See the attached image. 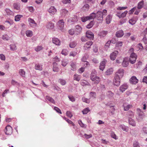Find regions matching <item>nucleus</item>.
<instances>
[{"label": "nucleus", "instance_id": "f257e3e1", "mask_svg": "<svg viewBox=\"0 0 147 147\" xmlns=\"http://www.w3.org/2000/svg\"><path fill=\"white\" fill-rule=\"evenodd\" d=\"M90 78L91 80L93 82L94 84H97L100 80V79L99 77L96 76L92 73L91 74Z\"/></svg>", "mask_w": 147, "mask_h": 147}, {"label": "nucleus", "instance_id": "f03ea898", "mask_svg": "<svg viewBox=\"0 0 147 147\" xmlns=\"http://www.w3.org/2000/svg\"><path fill=\"white\" fill-rule=\"evenodd\" d=\"M113 83L114 85L117 86H119L120 83V77L118 74H116L114 77Z\"/></svg>", "mask_w": 147, "mask_h": 147}, {"label": "nucleus", "instance_id": "7ed1b4c3", "mask_svg": "<svg viewBox=\"0 0 147 147\" xmlns=\"http://www.w3.org/2000/svg\"><path fill=\"white\" fill-rule=\"evenodd\" d=\"M137 57V55L134 53H132L129 59V61L131 64H134L136 62Z\"/></svg>", "mask_w": 147, "mask_h": 147}, {"label": "nucleus", "instance_id": "20e7f679", "mask_svg": "<svg viewBox=\"0 0 147 147\" xmlns=\"http://www.w3.org/2000/svg\"><path fill=\"white\" fill-rule=\"evenodd\" d=\"M4 131L6 134L11 135L12 133V128L10 125H8L5 127Z\"/></svg>", "mask_w": 147, "mask_h": 147}, {"label": "nucleus", "instance_id": "39448f33", "mask_svg": "<svg viewBox=\"0 0 147 147\" xmlns=\"http://www.w3.org/2000/svg\"><path fill=\"white\" fill-rule=\"evenodd\" d=\"M128 13L127 11H125L124 12L121 13L120 11H117L116 15L119 18H123L125 17Z\"/></svg>", "mask_w": 147, "mask_h": 147}, {"label": "nucleus", "instance_id": "423d86ee", "mask_svg": "<svg viewBox=\"0 0 147 147\" xmlns=\"http://www.w3.org/2000/svg\"><path fill=\"white\" fill-rule=\"evenodd\" d=\"M118 54V52L117 51H115L111 53L110 55V59L112 61L115 60L117 55Z\"/></svg>", "mask_w": 147, "mask_h": 147}, {"label": "nucleus", "instance_id": "0eeeda50", "mask_svg": "<svg viewBox=\"0 0 147 147\" xmlns=\"http://www.w3.org/2000/svg\"><path fill=\"white\" fill-rule=\"evenodd\" d=\"M57 25L60 28L61 31H63V28L64 25V22L63 20H60L57 23Z\"/></svg>", "mask_w": 147, "mask_h": 147}, {"label": "nucleus", "instance_id": "6e6552de", "mask_svg": "<svg viewBox=\"0 0 147 147\" xmlns=\"http://www.w3.org/2000/svg\"><path fill=\"white\" fill-rule=\"evenodd\" d=\"M129 59L128 57H125L123 59V61L122 63V65L123 67H127L129 64Z\"/></svg>", "mask_w": 147, "mask_h": 147}, {"label": "nucleus", "instance_id": "1a4fd4ad", "mask_svg": "<svg viewBox=\"0 0 147 147\" xmlns=\"http://www.w3.org/2000/svg\"><path fill=\"white\" fill-rule=\"evenodd\" d=\"M76 32L75 33L76 35H78L80 34L82 31V28L79 25H77L76 26Z\"/></svg>", "mask_w": 147, "mask_h": 147}, {"label": "nucleus", "instance_id": "9d476101", "mask_svg": "<svg viewBox=\"0 0 147 147\" xmlns=\"http://www.w3.org/2000/svg\"><path fill=\"white\" fill-rule=\"evenodd\" d=\"M130 81L131 83L136 84L138 83V80L135 76H132L130 79Z\"/></svg>", "mask_w": 147, "mask_h": 147}, {"label": "nucleus", "instance_id": "9b49d317", "mask_svg": "<svg viewBox=\"0 0 147 147\" xmlns=\"http://www.w3.org/2000/svg\"><path fill=\"white\" fill-rule=\"evenodd\" d=\"M107 61L106 60H104L103 61H102L100 63L99 66V69L103 71L105 67V64Z\"/></svg>", "mask_w": 147, "mask_h": 147}, {"label": "nucleus", "instance_id": "f8f14e48", "mask_svg": "<svg viewBox=\"0 0 147 147\" xmlns=\"http://www.w3.org/2000/svg\"><path fill=\"white\" fill-rule=\"evenodd\" d=\"M86 36L87 38L90 39H93L94 38V34L90 31H87L86 33Z\"/></svg>", "mask_w": 147, "mask_h": 147}, {"label": "nucleus", "instance_id": "ddd939ff", "mask_svg": "<svg viewBox=\"0 0 147 147\" xmlns=\"http://www.w3.org/2000/svg\"><path fill=\"white\" fill-rule=\"evenodd\" d=\"M57 10L54 6H51L49 9V12L51 15L55 14Z\"/></svg>", "mask_w": 147, "mask_h": 147}, {"label": "nucleus", "instance_id": "4468645a", "mask_svg": "<svg viewBox=\"0 0 147 147\" xmlns=\"http://www.w3.org/2000/svg\"><path fill=\"white\" fill-rule=\"evenodd\" d=\"M28 21L29 22V24L31 27H35L36 26V24L33 19L31 18H29L28 19Z\"/></svg>", "mask_w": 147, "mask_h": 147}, {"label": "nucleus", "instance_id": "2eb2a0df", "mask_svg": "<svg viewBox=\"0 0 147 147\" xmlns=\"http://www.w3.org/2000/svg\"><path fill=\"white\" fill-rule=\"evenodd\" d=\"M124 107V110L125 111L128 110L129 109L132 107V105H127L126 103H123V105Z\"/></svg>", "mask_w": 147, "mask_h": 147}, {"label": "nucleus", "instance_id": "dca6fc26", "mask_svg": "<svg viewBox=\"0 0 147 147\" xmlns=\"http://www.w3.org/2000/svg\"><path fill=\"white\" fill-rule=\"evenodd\" d=\"M93 44V42L91 41H89L87 42L85 45L84 47L85 49H86L88 48H90L91 46Z\"/></svg>", "mask_w": 147, "mask_h": 147}, {"label": "nucleus", "instance_id": "f3484780", "mask_svg": "<svg viewBox=\"0 0 147 147\" xmlns=\"http://www.w3.org/2000/svg\"><path fill=\"white\" fill-rule=\"evenodd\" d=\"M128 87V86L126 84H124L120 87L119 90L121 92H123Z\"/></svg>", "mask_w": 147, "mask_h": 147}, {"label": "nucleus", "instance_id": "a211bd4d", "mask_svg": "<svg viewBox=\"0 0 147 147\" xmlns=\"http://www.w3.org/2000/svg\"><path fill=\"white\" fill-rule=\"evenodd\" d=\"M96 17L97 18L98 20L102 19L103 16L101 11H98L96 14Z\"/></svg>", "mask_w": 147, "mask_h": 147}, {"label": "nucleus", "instance_id": "6ab92c4d", "mask_svg": "<svg viewBox=\"0 0 147 147\" xmlns=\"http://www.w3.org/2000/svg\"><path fill=\"white\" fill-rule=\"evenodd\" d=\"M52 41L53 43L58 46L61 43L60 40L57 38H53Z\"/></svg>", "mask_w": 147, "mask_h": 147}, {"label": "nucleus", "instance_id": "aec40b11", "mask_svg": "<svg viewBox=\"0 0 147 147\" xmlns=\"http://www.w3.org/2000/svg\"><path fill=\"white\" fill-rule=\"evenodd\" d=\"M124 73V71L123 69H120L118 70L116 74H118L119 77H122L123 76Z\"/></svg>", "mask_w": 147, "mask_h": 147}, {"label": "nucleus", "instance_id": "412c9836", "mask_svg": "<svg viewBox=\"0 0 147 147\" xmlns=\"http://www.w3.org/2000/svg\"><path fill=\"white\" fill-rule=\"evenodd\" d=\"M137 111L138 113L139 116L142 119L144 115V113L140 109H137Z\"/></svg>", "mask_w": 147, "mask_h": 147}, {"label": "nucleus", "instance_id": "4be33fe9", "mask_svg": "<svg viewBox=\"0 0 147 147\" xmlns=\"http://www.w3.org/2000/svg\"><path fill=\"white\" fill-rule=\"evenodd\" d=\"M13 8L16 10H20V5L19 3H14L13 5Z\"/></svg>", "mask_w": 147, "mask_h": 147}, {"label": "nucleus", "instance_id": "5701e85b", "mask_svg": "<svg viewBox=\"0 0 147 147\" xmlns=\"http://www.w3.org/2000/svg\"><path fill=\"white\" fill-rule=\"evenodd\" d=\"M123 34L124 33L123 31L120 30L116 32V36L117 37H121L123 36Z\"/></svg>", "mask_w": 147, "mask_h": 147}, {"label": "nucleus", "instance_id": "b1692460", "mask_svg": "<svg viewBox=\"0 0 147 147\" xmlns=\"http://www.w3.org/2000/svg\"><path fill=\"white\" fill-rule=\"evenodd\" d=\"M42 65L39 63H37L35 65V69L37 70L41 71L42 70Z\"/></svg>", "mask_w": 147, "mask_h": 147}, {"label": "nucleus", "instance_id": "393cba45", "mask_svg": "<svg viewBox=\"0 0 147 147\" xmlns=\"http://www.w3.org/2000/svg\"><path fill=\"white\" fill-rule=\"evenodd\" d=\"M112 16L110 15H109L106 18V22L107 24H109L111 20Z\"/></svg>", "mask_w": 147, "mask_h": 147}, {"label": "nucleus", "instance_id": "a878e982", "mask_svg": "<svg viewBox=\"0 0 147 147\" xmlns=\"http://www.w3.org/2000/svg\"><path fill=\"white\" fill-rule=\"evenodd\" d=\"M129 123L130 125L133 126H135L136 125V123L135 121L131 118L129 119Z\"/></svg>", "mask_w": 147, "mask_h": 147}, {"label": "nucleus", "instance_id": "bb28decb", "mask_svg": "<svg viewBox=\"0 0 147 147\" xmlns=\"http://www.w3.org/2000/svg\"><path fill=\"white\" fill-rule=\"evenodd\" d=\"M113 69L111 68L108 69L105 72V74L107 75H109L113 73Z\"/></svg>", "mask_w": 147, "mask_h": 147}, {"label": "nucleus", "instance_id": "cd10ccee", "mask_svg": "<svg viewBox=\"0 0 147 147\" xmlns=\"http://www.w3.org/2000/svg\"><path fill=\"white\" fill-rule=\"evenodd\" d=\"M81 79V76L77 74H75L74 75V80L79 81Z\"/></svg>", "mask_w": 147, "mask_h": 147}, {"label": "nucleus", "instance_id": "c85d7f7f", "mask_svg": "<svg viewBox=\"0 0 147 147\" xmlns=\"http://www.w3.org/2000/svg\"><path fill=\"white\" fill-rule=\"evenodd\" d=\"M82 86H84L86 85H90L89 83L85 80H82L80 82Z\"/></svg>", "mask_w": 147, "mask_h": 147}, {"label": "nucleus", "instance_id": "c756f323", "mask_svg": "<svg viewBox=\"0 0 147 147\" xmlns=\"http://www.w3.org/2000/svg\"><path fill=\"white\" fill-rule=\"evenodd\" d=\"M107 32L105 31H102L100 32L99 34L100 36L101 37H103L105 36L107 34Z\"/></svg>", "mask_w": 147, "mask_h": 147}, {"label": "nucleus", "instance_id": "7c9ffc66", "mask_svg": "<svg viewBox=\"0 0 147 147\" xmlns=\"http://www.w3.org/2000/svg\"><path fill=\"white\" fill-rule=\"evenodd\" d=\"M47 28L48 29H53L54 27V24L50 22L47 24Z\"/></svg>", "mask_w": 147, "mask_h": 147}, {"label": "nucleus", "instance_id": "2f4dec72", "mask_svg": "<svg viewBox=\"0 0 147 147\" xmlns=\"http://www.w3.org/2000/svg\"><path fill=\"white\" fill-rule=\"evenodd\" d=\"M144 4V2L143 1H142L139 2L138 4L137 8L138 9L142 8L143 7Z\"/></svg>", "mask_w": 147, "mask_h": 147}, {"label": "nucleus", "instance_id": "473e14b6", "mask_svg": "<svg viewBox=\"0 0 147 147\" xmlns=\"http://www.w3.org/2000/svg\"><path fill=\"white\" fill-rule=\"evenodd\" d=\"M119 127L124 131L127 132L128 130V127H126L124 125H120Z\"/></svg>", "mask_w": 147, "mask_h": 147}, {"label": "nucleus", "instance_id": "72a5a7b5", "mask_svg": "<svg viewBox=\"0 0 147 147\" xmlns=\"http://www.w3.org/2000/svg\"><path fill=\"white\" fill-rule=\"evenodd\" d=\"M96 14L94 13H92L90 14L89 16H88L89 20L94 19L96 17Z\"/></svg>", "mask_w": 147, "mask_h": 147}, {"label": "nucleus", "instance_id": "f704fd0d", "mask_svg": "<svg viewBox=\"0 0 147 147\" xmlns=\"http://www.w3.org/2000/svg\"><path fill=\"white\" fill-rule=\"evenodd\" d=\"M26 35L27 37L32 36L33 35L32 32L30 30H28L26 32Z\"/></svg>", "mask_w": 147, "mask_h": 147}, {"label": "nucleus", "instance_id": "c9c22d12", "mask_svg": "<svg viewBox=\"0 0 147 147\" xmlns=\"http://www.w3.org/2000/svg\"><path fill=\"white\" fill-rule=\"evenodd\" d=\"M43 48V47L42 46H38L35 47L34 50L38 52L42 50Z\"/></svg>", "mask_w": 147, "mask_h": 147}, {"label": "nucleus", "instance_id": "e433bc0d", "mask_svg": "<svg viewBox=\"0 0 147 147\" xmlns=\"http://www.w3.org/2000/svg\"><path fill=\"white\" fill-rule=\"evenodd\" d=\"M23 17V16L21 15H18L15 17V20L16 21H19L20 18Z\"/></svg>", "mask_w": 147, "mask_h": 147}, {"label": "nucleus", "instance_id": "4c0bfd02", "mask_svg": "<svg viewBox=\"0 0 147 147\" xmlns=\"http://www.w3.org/2000/svg\"><path fill=\"white\" fill-rule=\"evenodd\" d=\"M136 21V19L134 18H131L129 20V24L131 25L135 24Z\"/></svg>", "mask_w": 147, "mask_h": 147}, {"label": "nucleus", "instance_id": "58836bf2", "mask_svg": "<svg viewBox=\"0 0 147 147\" xmlns=\"http://www.w3.org/2000/svg\"><path fill=\"white\" fill-rule=\"evenodd\" d=\"M94 24L93 21H91L86 26V28H92Z\"/></svg>", "mask_w": 147, "mask_h": 147}, {"label": "nucleus", "instance_id": "ea45409f", "mask_svg": "<svg viewBox=\"0 0 147 147\" xmlns=\"http://www.w3.org/2000/svg\"><path fill=\"white\" fill-rule=\"evenodd\" d=\"M77 45V43L75 42H72L69 44V47L71 48H74Z\"/></svg>", "mask_w": 147, "mask_h": 147}, {"label": "nucleus", "instance_id": "a19ab883", "mask_svg": "<svg viewBox=\"0 0 147 147\" xmlns=\"http://www.w3.org/2000/svg\"><path fill=\"white\" fill-rule=\"evenodd\" d=\"M59 81L62 85H64L66 84V82L64 80L62 79H60L59 80Z\"/></svg>", "mask_w": 147, "mask_h": 147}, {"label": "nucleus", "instance_id": "79ce46f5", "mask_svg": "<svg viewBox=\"0 0 147 147\" xmlns=\"http://www.w3.org/2000/svg\"><path fill=\"white\" fill-rule=\"evenodd\" d=\"M81 20L83 22H85L89 20L88 16H84L81 18Z\"/></svg>", "mask_w": 147, "mask_h": 147}, {"label": "nucleus", "instance_id": "37998d69", "mask_svg": "<svg viewBox=\"0 0 147 147\" xmlns=\"http://www.w3.org/2000/svg\"><path fill=\"white\" fill-rule=\"evenodd\" d=\"M20 74L22 77H25V72L22 69H20L19 70Z\"/></svg>", "mask_w": 147, "mask_h": 147}, {"label": "nucleus", "instance_id": "c03bdc74", "mask_svg": "<svg viewBox=\"0 0 147 147\" xmlns=\"http://www.w3.org/2000/svg\"><path fill=\"white\" fill-rule=\"evenodd\" d=\"M89 8V5L88 4H85L82 7V9L84 10H88Z\"/></svg>", "mask_w": 147, "mask_h": 147}, {"label": "nucleus", "instance_id": "a18cd8bd", "mask_svg": "<svg viewBox=\"0 0 147 147\" xmlns=\"http://www.w3.org/2000/svg\"><path fill=\"white\" fill-rule=\"evenodd\" d=\"M10 49L12 51H15L17 49L16 46L15 44H12L10 45Z\"/></svg>", "mask_w": 147, "mask_h": 147}, {"label": "nucleus", "instance_id": "49530a36", "mask_svg": "<svg viewBox=\"0 0 147 147\" xmlns=\"http://www.w3.org/2000/svg\"><path fill=\"white\" fill-rule=\"evenodd\" d=\"M71 70L74 71L76 69V64L74 63H72L71 64Z\"/></svg>", "mask_w": 147, "mask_h": 147}, {"label": "nucleus", "instance_id": "de8ad7c7", "mask_svg": "<svg viewBox=\"0 0 147 147\" xmlns=\"http://www.w3.org/2000/svg\"><path fill=\"white\" fill-rule=\"evenodd\" d=\"M133 147H140L139 143L137 141L134 142L133 144Z\"/></svg>", "mask_w": 147, "mask_h": 147}, {"label": "nucleus", "instance_id": "09e8293b", "mask_svg": "<svg viewBox=\"0 0 147 147\" xmlns=\"http://www.w3.org/2000/svg\"><path fill=\"white\" fill-rule=\"evenodd\" d=\"M90 111V110L89 109V108H86L85 109H84V110L82 111V112L83 114H87Z\"/></svg>", "mask_w": 147, "mask_h": 147}, {"label": "nucleus", "instance_id": "8fccbe9b", "mask_svg": "<svg viewBox=\"0 0 147 147\" xmlns=\"http://www.w3.org/2000/svg\"><path fill=\"white\" fill-rule=\"evenodd\" d=\"M107 94L108 96L110 98L113 97L114 95L113 93L110 91H108L107 93Z\"/></svg>", "mask_w": 147, "mask_h": 147}, {"label": "nucleus", "instance_id": "3c124183", "mask_svg": "<svg viewBox=\"0 0 147 147\" xmlns=\"http://www.w3.org/2000/svg\"><path fill=\"white\" fill-rule=\"evenodd\" d=\"M2 38L4 40H8L9 39V36L6 34H4L2 36Z\"/></svg>", "mask_w": 147, "mask_h": 147}, {"label": "nucleus", "instance_id": "603ef678", "mask_svg": "<svg viewBox=\"0 0 147 147\" xmlns=\"http://www.w3.org/2000/svg\"><path fill=\"white\" fill-rule=\"evenodd\" d=\"M78 123L80 126L82 127L86 128V126L83 124L81 120H79L78 121Z\"/></svg>", "mask_w": 147, "mask_h": 147}, {"label": "nucleus", "instance_id": "864d4df0", "mask_svg": "<svg viewBox=\"0 0 147 147\" xmlns=\"http://www.w3.org/2000/svg\"><path fill=\"white\" fill-rule=\"evenodd\" d=\"M68 51L67 50L64 49L62 50L61 53L65 56L67 55V54Z\"/></svg>", "mask_w": 147, "mask_h": 147}, {"label": "nucleus", "instance_id": "5fc2aeb1", "mask_svg": "<svg viewBox=\"0 0 147 147\" xmlns=\"http://www.w3.org/2000/svg\"><path fill=\"white\" fill-rule=\"evenodd\" d=\"M123 42L121 41H119L116 42V47H121L123 44Z\"/></svg>", "mask_w": 147, "mask_h": 147}, {"label": "nucleus", "instance_id": "6e6d98bb", "mask_svg": "<svg viewBox=\"0 0 147 147\" xmlns=\"http://www.w3.org/2000/svg\"><path fill=\"white\" fill-rule=\"evenodd\" d=\"M111 137L115 139V140L117 139V136L116 134H115L114 132H112L111 134Z\"/></svg>", "mask_w": 147, "mask_h": 147}, {"label": "nucleus", "instance_id": "4d7b16f0", "mask_svg": "<svg viewBox=\"0 0 147 147\" xmlns=\"http://www.w3.org/2000/svg\"><path fill=\"white\" fill-rule=\"evenodd\" d=\"M69 100L72 102H74L75 100V99L74 97L71 95L69 96H68Z\"/></svg>", "mask_w": 147, "mask_h": 147}, {"label": "nucleus", "instance_id": "13d9d810", "mask_svg": "<svg viewBox=\"0 0 147 147\" xmlns=\"http://www.w3.org/2000/svg\"><path fill=\"white\" fill-rule=\"evenodd\" d=\"M136 7H134L132 9H131L129 12V14H132L134 11L136 9Z\"/></svg>", "mask_w": 147, "mask_h": 147}, {"label": "nucleus", "instance_id": "bf43d9fd", "mask_svg": "<svg viewBox=\"0 0 147 147\" xmlns=\"http://www.w3.org/2000/svg\"><path fill=\"white\" fill-rule=\"evenodd\" d=\"M90 97H92L94 98H95L96 97V94L95 92H91L90 93Z\"/></svg>", "mask_w": 147, "mask_h": 147}, {"label": "nucleus", "instance_id": "052dcab7", "mask_svg": "<svg viewBox=\"0 0 147 147\" xmlns=\"http://www.w3.org/2000/svg\"><path fill=\"white\" fill-rule=\"evenodd\" d=\"M137 47L138 48V50L142 49H143L142 45L141 43H139L138 44Z\"/></svg>", "mask_w": 147, "mask_h": 147}, {"label": "nucleus", "instance_id": "680f3d73", "mask_svg": "<svg viewBox=\"0 0 147 147\" xmlns=\"http://www.w3.org/2000/svg\"><path fill=\"white\" fill-rule=\"evenodd\" d=\"M128 116H130L131 117H132L134 116V113L131 111H129L127 113Z\"/></svg>", "mask_w": 147, "mask_h": 147}, {"label": "nucleus", "instance_id": "e2e57ef3", "mask_svg": "<svg viewBox=\"0 0 147 147\" xmlns=\"http://www.w3.org/2000/svg\"><path fill=\"white\" fill-rule=\"evenodd\" d=\"M82 100L83 102H84L87 103H89V100L88 99L85 97H83Z\"/></svg>", "mask_w": 147, "mask_h": 147}, {"label": "nucleus", "instance_id": "0e129e2a", "mask_svg": "<svg viewBox=\"0 0 147 147\" xmlns=\"http://www.w3.org/2000/svg\"><path fill=\"white\" fill-rule=\"evenodd\" d=\"M5 11L8 15H11L12 13V12L9 9H6Z\"/></svg>", "mask_w": 147, "mask_h": 147}, {"label": "nucleus", "instance_id": "69168bd1", "mask_svg": "<svg viewBox=\"0 0 147 147\" xmlns=\"http://www.w3.org/2000/svg\"><path fill=\"white\" fill-rule=\"evenodd\" d=\"M0 58L2 60L5 61V56L2 54H0Z\"/></svg>", "mask_w": 147, "mask_h": 147}, {"label": "nucleus", "instance_id": "338daca9", "mask_svg": "<svg viewBox=\"0 0 147 147\" xmlns=\"http://www.w3.org/2000/svg\"><path fill=\"white\" fill-rule=\"evenodd\" d=\"M47 98L50 102H51L53 103L54 102V100L51 97L49 96H47Z\"/></svg>", "mask_w": 147, "mask_h": 147}, {"label": "nucleus", "instance_id": "774afa93", "mask_svg": "<svg viewBox=\"0 0 147 147\" xmlns=\"http://www.w3.org/2000/svg\"><path fill=\"white\" fill-rule=\"evenodd\" d=\"M66 114L68 117L70 118H71L72 116V115L71 112L69 111H67L66 112Z\"/></svg>", "mask_w": 147, "mask_h": 147}]
</instances>
